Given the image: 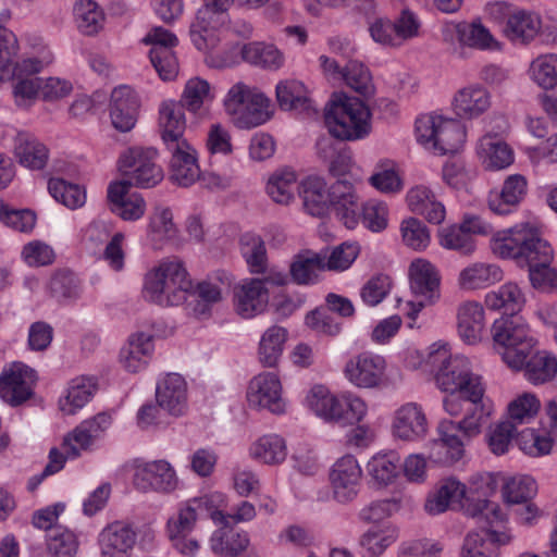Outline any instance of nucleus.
<instances>
[{
  "label": "nucleus",
  "mask_w": 557,
  "mask_h": 557,
  "mask_svg": "<svg viewBox=\"0 0 557 557\" xmlns=\"http://www.w3.org/2000/svg\"><path fill=\"white\" fill-rule=\"evenodd\" d=\"M302 406L317 419L332 425H354L363 422L369 414V404L362 396L351 391L334 393L324 384L310 386Z\"/></svg>",
  "instance_id": "nucleus-1"
},
{
  "label": "nucleus",
  "mask_w": 557,
  "mask_h": 557,
  "mask_svg": "<svg viewBox=\"0 0 557 557\" xmlns=\"http://www.w3.org/2000/svg\"><path fill=\"white\" fill-rule=\"evenodd\" d=\"M323 119L330 135L343 141L362 140L372 133L370 107L362 99L343 91L331 96Z\"/></svg>",
  "instance_id": "nucleus-2"
},
{
  "label": "nucleus",
  "mask_w": 557,
  "mask_h": 557,
  "mask_svg": "<svg viewBox=\"0 0 557 557\" xmlns=\"http://www.w3.org/2000/svg\"><path fill=\"white\" fill-rule=\"evenodd\" d=\"M191 287V280L184 262L176 257H169L146 272L143 296L161 307L180 306L186 301Z\"/></svg>",
  "instance_id": "nucleus-3"
},
{
  "label": "nucleus",
  "mask_w": 557,
  "mask_h": 557,
  "mask_svg": "<svg viewBox=\"0 0 557 557\" xmlns=\"http://www.w3.org/2000/svg\"><path fill=\"white\" fill-rule=\"evenodd\" d=\"M438 389L446 393L443 399L444 411L450 417H458L465 410L463 398H478L486 392L482 375L475 373L471 360L461 354L443 369L435 377Z\"/></svg>",
  "instance_id": "nucleus-4"
},
{
  "label": "nucleus",
  "mask_w": 557,
  "mask_h": 557,
  "mask_svg": "<svg viewBox=\"0 0 557 557\" xmlns=\"http://www.w3.org/2000/svg\"><path fill=\"white\" fill-rule=\"evenodd\" d=\"M230 21L195 13L189 25V38L194 48L203 57L205 63L212 69L233 67L236 41L227 39Z\"/></svg>",
  "instance_id": "nucleus-5"
},
{
  "label": "nucleus",
  "mask_w": 557,
  "mask_h": 557,
  "mask_svg": "<svg viewBox=\"0 0 557 557\" xmlns=\"http://www.w3.org/2000/svg\"><path fill=\"white\" fill-rule=\"evenodd\" d=\"M222 106L232 124L238 129H251L265 124L273 116L269 96L256 85L236 82L225 92Z\"/></svg>",
  "instance_id": "nucleus-6"
},
{
  "label": "nucleus",
  "mask_w": 557,
  "mask_h": 557,
  "mask_svg": "<svg viewBox=\"0 0 557 557\" xmlns=\"http://www.w3.org/2000/svg\"><path fill=\"white\" fill-rule=\"evenodd\" d=\"M491 333L495 352L512 371H520L523 360L539 345V338L530 323L520 317H500L494 320Z\"/></svg>",
  "instance_id": "nucleus-7"
},
{
  "label": "nucleus",
  "mask_w": 557,
  "mask_h": 557,
  "mask_svg": "<svg viewBox=\"0 0 557 557\" xmlns=\"http://www.w3.org/2000/svg\"><path fill=\"white\" fill-rule=\"evenodd\" d=\"M114 421L110 411H101L82 420L63 438L60 448H52L49 461L41 474L42 478L60 471L67 459L77 458L82 451L90 449L97 442L104 438Z\"/></svg>",
  "instance_id": "nucleus-8"
},
{
  "label": "nucleus",
  "mask_w": 557,
  "mask_h": 557,
  "mask_svg": "<svg viewBox=\"0 0 557 557\" xmlns=\"http://www.w3.org/2000/svg\"><path fill=\"white\" fill-rule=\"evenodd\" d=\"M488 248L496 258L519 263H524L536 252L544 258L548 257L547 242L542 237L539 224L533 221L493 231Z\"/></svg>",
  "instance_id": "nucleus-9"
},
{
  "label": "nucleus",
  "mask_w": 557,
  "mask_h": 557,
  "mask_svg": "<svg viewBox=\"0 0 557 557\" xmlns=\"http://www.w3.org/2000/svg\"><path fill=\"white\" fill-rule=\"evenodd\" d=\"M414 138L424 149L444 156L462 149L467 129L460 120L433 111L417 116Z\"/></svg>",
  "instance_id": "nucleus-10"
},
{
  "label": "nucleus",
  "mask_w": 557,
  "mask_h": 557,
  "mask_svg": "<svg viewBox=\"0 0 557 557\" xmlns=\"http://www.w3.org/2000/svg\"><path fill=\"white\" fill-rule=\"evenodd\" d=\"M180 479L174 466L166 459L146 460L135 458L120 468L111 476V481L100 487L125 485L134 487H175Z\"/></svg>",
  "instance_id": "nucleus-11"
},
{
  "label": "nucleus",
  "mask_w": 557,
  "mask_h": 557,
  "mask_svg": "<svg viewBox=\"0 0 557 557\" xmlns=\"http://www.w3.org/2000/svg\"><path fill=\"white\" fill-rule=\"evenodd\" d=\"M409 287L422 301H398V308L414 320L424 306L436 304L441 297L442 275L440 269L426 258L417 257L408 265Z\"/></svg>",
  "instance_id": "nucleus-12"
},
{
  "label": "nucleus",
  "mask_w": 557,
  "mask_h": 557,
  "mask_svg": "<svg viewBox=\"0 0 557 557\" xmlns=\"http://www.w3.org/2000/svg\"><path fill=\"white\" fill-rule=\"evenodd\" d=\"M342 373L346 382L357 389L376 391L393 384L387 359L373 351L350 356L345 361Z\"/></svg>",
  "instance_id": "nucleus-13"
},
{
  "label": "nucleus",
  "mask_w": 557,
  "mask_h": 557,
  "mask_svg": "<svg viewBox=\"0 0 557 557\" xmlns=\"http://www.w3.org/2000/svg\"><path fill=\"white\" fill-rule=\"evenodd\" d=\"M157 159L158 152L153 148L129 147L120 154L117 170L129 183V187L151 188L164 177Z\"/></svg>",
  "instance_id": "nucleus-14"
},
{
  "label": "nucleus",
  "mask_w": 557,
  "mask_h": 557,
  "mask_svg": "<svg viewBox=\"0 0 557 557\" xmlns=\"http://www.w3.org/2000/svg\"><path fill=\"white\" fill-rule=\"evenodd\" d=\"M246 401L252 410L267 411L275 416L285 414L288 409L281 377L269 371L261 372L249 381Z\"/></svg>",
  "instance_id": "nucleus-15"
},
{
  "label": "nucleus",
  "mask_w": 557,
  "mask_h": 557,
  "mask_svg": "<svg viewBox=\"0 0 557 557\" xmlns=\"http://www.w3.org/2000/svg\"><path fill=\"white\" fill-rule=\"evenodd\" d=\"M442 37L449 45L480 51L499 52L504 44L483 23L481 17L471 22H447L442 26Z\"/></svg>",
  "instance_id": "nucleus-16"
},
{
  "label": "nucleus",
  "mask_w": 557,
  "mask_h": 557,
  "mask_svg": "<svg viewBox=\"0 0 557 557\" xmlns=\"http://www.w3.org/2000/svg\"><path fill=\"white\" fill-rule=\"evenodd\" d=\"M505 522H487L485 527L469 531L460 547V557H499L500 548L511 545L515 534Z\"/></svg>",
  "instance_id": "nucleus-17"
},
{
  "label": "nucleus",
  "mask_w": 557,
  "mask_h": 557,
  "mask_svg": "<svg viewBox=\"0 0 557 557\" xmlns=\"http://www.w3.org/2000/svg\"><path fill=\"white\" fill-rule=\"evenodd\" d=\"M202 500L194 499L186 505L180 507L176 513L171 516L166 523V535L172 547L181 555L186 557H195L199 549L200 543L190 536L196 521L199 516V509Z\"/></svg>",
  "instance_id": "nucleus-18"
},
{
  "label": "nucleus",
  "mask_w": 557,
  "mask_h": 557,
  "mask_svg": "<svg viewBox=\"0 0 557 557\" xmlns=\"http://www.w3.org/2000/svg\"><path fill=\"white\" fill-rule=\"evenodd\" d=\"M430 423L423 407L408 401L397 407L391 418V435L396 442L420 443L429 435Z\"/></svg>",
  "instance_id": "nucleus-19"
},
{
  "label": "nucleus",
  "mask_w": 557,
  "mask_h": 557,
  "mask_svg": "<svg viewBox=\"0 0 557 557\" xmlns=\"http://www.w3.org/2000/svg\"><path fill=\"white\" fill-rule=\"evenodd\" d=\"M99 388L96 375L81 374L70 379L57 397L55 410L62 418L78 416L94 399Z\"/></svg>",
  "instance_id": "nucleus-20"
},
{
  "label": "nucleus",
  "mask_w": 557,
  "mask_h": 557,
  "mask_svg": "<svg viewBox=\"0 0 557 557\" xmlns=\"http://www.w3.org/2000/svg\"><path fill=\"white\" fill-rule=\"evenodd\" d=\"M454 420L442 419L436 425V437L429 442V458L433 463L453 466L460 461L466 454L469 440L459 435Z\"/></svg>",
  "instance_id": "nucleus-21"
},
{
  "label": "nucleus",
  "mask_w": 557,
  "mask_h": 557,
  "mask_svg": "<svg viewBox=\"0 0 557 557\" xmlns=\"http://www.w3.org/2000/svg\"><path fill=\"white\" fill-rule=\"evenodd\" d=\"M456 333L468 346H478L486 337L487 317L484 301L473 298L461 300L455 312Z\"/></svg>",
  "instance_id": "nucleus-22"
},
{
  "label": "nucleus",
  "mask_w": 557,
  "mask_h": 557,
  "mask_svg": "<svg viewBox=\"0 0 557 557\" xmlns=\"http://www.w3.org/2000/svg\"><path fill=\"white\" fill-rule=\"evenodd\" d=\"M474 157L478 164L486 172H502L516 161L511 145L494 133H484L475 140Z\"/></svg>",
  "instance_id": "nucleus-23"
},
{
  "label": "nucleus",
  "mask_w": 557,
  "mask_h": 557,
  "mask_svg": "<svg viewBox=\"0 0 557 557\" xmlns=\"http://www.w3.org/2000/svg\"><path fill=\"white\" fill-rule=\"evenodd\" d=\"M492 106V92L478 82L468 83L458 88L450 100L453 113L463 121L480 119L491 110Z\"/></svg>",
  "instance_id": "nucleus-24"
},
{
  "label": "nucleus",
  "mask_w": 557,
  "mask_h": 557,
  "mask_svg": "<svg viewBox=\"0 0 557 557\" xmlns=\"http://www.w3.org/2000/svg\"><path fill=\"white\" fill-rule=\"evenodd\" d=\"M141 98L129 85L113 88L109 101V117L114 129L121 133L131 132L138 121Z\"/></svg>",
  "instance_id": "nucleus-25"
},
{
  "label": "nucleus",
  "mask_w": 557,
  "mask_h": 557,
  "mask_svg": "<svg viewBox=\"0 0 557 557\" xmlns=\"http://www.w3.org/2000/svg\"><path fill=\"white\" fill-rule=\"evenodd\" d=\"M208 510L213 522L221 524L209 539L211 552L222 557H237L244 554L250 546L248 532L228 527L225 513L221 509L208 507Z\"/></svg>",
  "instance_id": "nucleus-26"
},
{
  "label": "nucleus",
  "mask_w": 557,
  "mask_h": 557,
  "mask_svg": "<svg viewBox=\"0 0 557 557\" xmlns=\"http://www.w3.org/2000/svg\"><path fill=\"white\" fill-rule=\"evenodd\" d=\"M504 278L503 268L492 261L474 260L461 267L455 276L456 287L463 293L485 290Z\"/></svg>",
  "instance_id": "nucleus-27"
},
{
  "label": "nucleus",
  "mask_w": 557,
  "mask_h": 557,
  "mask_svg": "<svg viewBox=\"0 0 557 557\" xmlns=\"http://www.w3.org/2000/svg\"><path fill=\"white\" fill-rule=\"evenodd\" d=\"M528 178L520 173L507 175L499 189L487 196V208L496 215L508 216L515 213L528 195Z\"/></svg>",
  "instance_id": "nucleus-28"
},
{
  "label": "nucleus",
  "mask_w": 557,
  "mask_h": 557,
  "mask_svg": "<svg viewBox=\"0 0 557 557\" xmlns=\"http://www.w3.org/2000/svg\"><path fill=\"white\" fill-rule=\"evenodd\" d=\"M233 52L236 55L234 66L244 62L264 71L277 72L284 67L286 62L284 51L268 41L256 40L245 44L236 41Z\"/></svg>",
  "instance_id": "nucleus-29"
},
{
  "label": "nucleus",
  "mask_w": 557,
  "mask_h": 557,
  "mask_svg": "<svg viewBox=\"0 0 557 557\" xmlns=\"http://www.w3.org/2000/svg\"><path fill=\"white\" fill-rule=\"evenodd\" d=\"M153 355V335L145 331H136L121 346L117 363L123 371L137 374L148 368Z\"/></svg>",
  "instance_id": "nucleus-30"
},
{
  "label": "nucleus",
  "mask_w": 557,
  "mask_h": 557,
  "mask_svg": "<svg viewBox=\"0 0 557 557\" xmlns=\"http://www.w3.org/2000/svg\"><path fill=\"white\" fill-rule=\"evenodd\" d=\"M34 370L21 361L7 363L0 373V398L15 407L32 397Z\"/></svg>",
  "instance_id": "nucleus-31"
},
{
  "label": "nucleus",
  "mask_w": 557,
  "mask_h": 557,
  "mask_svg": "<svg viewBox=\"0 0 557 557\" xmlns=\"http://www.w3.org/2000/svg\"><path fill=\"white\" fill-rule=\"evenodd\" d=\"M457 510L469 517H480L487 522H506L507 516L493 499V490H454Z\"/></svg>",
  "instance_id": "nucleus-32"
},
{
  "label": "nucleus",
  "mask_w": 557,
  "mask_h": 557,
  "mask_svg": "<svg viewBox=\"0 0 557 557\" xmlns=\"http://www.w3.org/2000/svg\"><path fill=\"white\" fill-rule=\"evenodd\" d=\"M269 302L270 290L260 278H246L234 289V310L244 319H252L263 313Z\"/></svg>",
  "instance_id": "nucleus-33"
},
{
  "label": "nucleus",
  "mask_w": 557,
  "mask_h": 557,
  "mask_svg": "<svg viewBox=\"0 0 557 557\" xmlns=\"http://www.w3.org/2000/svg\"><path fill=\"white\" fill-rule=\"evenodd\" d=\"M171 154L170 178L181 187H189L200 177V165L196 149L186 141L166 146Z\"/></svg>",
  "instance_id": "nucleus-34"
},
{
  "label": "nucleus",
  "mask_w": 557,
  "mask_h": 557,
  "mask_svg": "<svg viewBox=\"0 0 557 557\" xmlns=\"http://www.w3.org/2000/svg\"><path fill=\"white\" fill-rule=\"evenodd\" d=\"M13 79V96L18 107L28 108L35 100V60L25 59L16 62H0V83Z\"/></svg>",
  "instance_id": "nucleus-35"
},
{
  "label": "nucleus",
  "mask_w": 557,
  "mask_h": 557,
  "mask_svg": "<svg viewBox=\"0 0 557 557\" xmlns=\"http://www.w3.org/2000/svg\"><path fill=\"white\" fill-rule=\"evenodd\" d=\"M108 200L111 211L126 222L140 220L147 210V203L141 194L131 191L126 181H114L108 186Z\"/></svg>",
  "instance_id": "nucleus-36"
},
{
  "label": "nucleus",
  "mask_w": 557,
  "mask_h": 557,
  "mask_svg": "<svg viewBox=\"0 0 557 557\" xmlns=\"http://www.w3.org/2000/svg\"><path fill=\"white\" fill-rule=\"evenodd\" d=\"M156 399L160 408L174 417L184 416L188 409L187 383L178 373H168L158 380Z\"/></svg>",
  "instance_id": "nucleus-37"
},
{
  "label": "nucleus",
  "mask_w": 557,
  "mask_h": 557,
  "mask_svg": "<svg viewBox=\"0 0 557 557\" xmlns=\"http://www.w3.org/2000/svg\"><path fill=\"white\" fill-rule=\"evenodd\" d=\"M543 21L540 14L517 8L507 23L500 27L502 35L512 45L527 46L542 33Z\"/></svg>",
  "instance_id": "nucleus-38"
},
{
  "label": "nucleus",
  "mask_w": 557,
  "mask_h": 557,
  "mask_svg": "<svg viewBox=\"0 0 557 557\" xmlns=\"http://www.w3.org/2000/svg\"><path fill=\"white\" fill-rule=\"evenodd\" d=\"M465 413L459 421H454L456 429L466 440H472L481 434L486 422L495 413L494 401L482 393L478 398H463Z\"/></svg>",
  "instance_id": "nucleus-39"
},
{
  "label": "nucleus",
  "mask_w": 557,
  "mask_h": 557,
  "mask_svg": "<svg viewBox=\"0 0 557 557\" xmlns=\"http://www.w3.org/2000/svg\"><path fill=\"white\" fill-rule=\"evenodd\" d=\"M332 209L349 230L360 222V196L356 183L346 178L337 180L331 186Z\"/></svg>",
  "instance_id": "nucleus-40"
},
{
  "label": "nucleus",
  "mask_w": 557,
  "mask_h": 557,
  "mask_svg": "<svg viewBox=\"0 0 557 557\" xmlns=\"http://www.w3.org/2000/svg\"><path fill=\"white\" fill-rule=\"evenodd\" d=\"M299 198L304 211L315 218H324L332 210L331 187L323 177L308 175L299 182Z\"/></svg>",
  "instance_id": "nucleus-41"
},
{
  "label": "nucleus",
  "mask_w": 557,
  "mask_h": 557,
  "mask_svg": "<svg viewBox=\"0 0 557 557\" xmlns=\"http://www.w3.org/2000/svg\"><path fill=\"white\" fill-rule=\"evenodd\" d=\"M232 284V276L226 272L216 273L199 282L193 290L196 297V304L193 307V313L198 318H207L211 314L212 307L220 304L224 294Z\"/></svg>",
  "instance_id": "nucleus-42"
},
{
  "label": "nucleus",
  "mask_w": 557,
  "mask_h": 557,
  "mask_svg": "<svg viewBox=\"0 0 557 557\" xmlns=\"http://www.w3.org/2000/svg\"><path fill=\"white\" fill-rule=\"evenodd\" d=\"M158 131L166 146L186 141V115L183 106L174 99L162 100L158 108Z\"/></svg>",
  "instance_id": "nucleus-43"
},
{
  "label": "nucleus",
  "mask_w": 557,
  "mask_h": 557,
  "mask_svg": "<svg viewBox=\"0 0 557 557\" xmlns=\"http://www.w3.org/2000/svg\"><path fill=\"white\" fill-rule=\"evenodd\" d=\"M483 300L487 310L512 317L523 310L527 295L520 284L508 281L485 293Z\"/></svg>",
  "instance_id": "nucleus-44"
},
{
  "label": "nucleus",
  "mask_w": 557,
  "mask_h": 557,
  "mask_svg": "<svg viewBox=\"0 0 557 557\" xmlns=\"http://www.w3.org/2000/svg\"><path fill=\"white\" fill-rule=\"evenodd\" d=\"M135 543V531L120 521L108 524L98 535L100 557H129Z\"/></svg>",
  "instance_id": "nucleus-45"
},
{
  "label": "nucleus",
  "mask_w": 557,
  "mask_h": 557,
  "mask_svg": "<svg viewBox=\"0 0 557 557\" xmlns=\"http://www.w3.org/2000/svg\"><path fill=\"white\" fill-rule=\"evenodd\" d=\"M406 205L410 212L424 218L430 224L440 225L446 219V208L426 185L412 186L406 194Z\"/></svg>",
  "instance_id": "nucleus-46"
},
{
  "label": "nucleus",
  "mask_w": 557,
  "mask_h": 557,
  "mask_svg": "<svg viewBox=\"0 0 557 557\" xmlns=\"http://www.w3.org/2000/svg\"><path fill=\"white\" fill-rule=\"evenodd\" d=\"M289 332L282 325H271L260 334L256 357L261 367L268 369L277 368L284 356Z\"/></svg>",
  "instance_id": "nucleus-47"
},
{
  "label": "nucleus",
  "mask_w": 557,
  "mask_h": 557,
  "mask_svg": "<svg viewBox=\"0 0 557 557\" xmlns=\"http://www.w3.org/2000/svg\"><path fill=\"white\" fill-rule=\"evenodd\" d=\"M288 455L285 438L276 433H265L253 438L248 446V456L251 460L265 465H282Z\"/></svg>",
  "instance_id": "nucleus-48"
},
{
  "label": "nucleus",
  "mask_w": 557,
  "mask_h": 557,
  "mask_svg": "<svg viewBox=\"0 0 557 557\" xmlns=\"http://www.w3.org/2000/svg\"><path fill=\"white\" fill-rule=\"evenodd\" d=\"M399 527L391 521L369 527L359 539V546L367 557H381L399 539Z\"/></svg>",
  "instance_id": "nucleus-49"
},
{
  "label": "nucleus",
  "mask_w": 557,
  "mask_h": 557,
  "mask_svg": "<svg viewBox=\"0 0 557 557\" xmlns=\"http://www.w3.org/2000/svg\"><path fill=\"white\" fill-rule=\"evenodd\" d=\"M216 98L215 89L201 77L189 78L183 89L178 101L193 115L202 116L210 112Z\"/></svg>",
  "instance_id": "nucleus-50"
},
{
  "label": "nucleus",
  "mask_w": 557,
  "mask_h": 557,
  "mask_svg": "<svg viewBox=\"0 0 557 557\" xmlns=\"http://www.w3.org/2000/svg\"><path fill=\"white\" fill-rule=\"evenodd\" d=\"M368 183L376 191L384 195H397L405 187L400 165L391 158H381L376 161Z\"/></svg>",
  "instance_id": "nucleus-51"
},
{
  "label": "nucleus",
  "mask_w": 557,
  "mask_h": 557,
  "mask_svg": "<svg viewBox=\"0 0 557 557\" xmlns=\"http://www.w3.org/2000/svg\"><path fill=\"white\" fill-rule=\"evenodd\" d=\"M173 212L170 208L157 206L151 211L146 225V242L156 249L174 239L177 235Z\"/></svg>",
  "instance_id": "nucleus-52"
},
{
  "label": "nucleus",
  "mask_w": 557,
  "mask_h": 557,
  "mask_svg": "<svg viewBox=\"0 0 557 557\" xmlns=\"http://www.w3.org/2000/svg\"><path fill=\"white\" fill-rule=\"evenodd\" d=\"M557 441V431L552 425L525 428L517 433V444L528 456L542 457L552 454Z\"/></svg>",
  "instance_id": "nucleus-53"
},
{
  "label": "nucleus",
  "mask_w": 557,
  "mask_h": 557,
  "mask_svg": "<svg viewBox=\"0 0 557 557\" xmlns=\"http://www.w3.org/2000/svg\"><path fill=\"white\" fill-rule=\"evenodd\" d=\"M325 267L322 253L304 249L296 253L289 264V275L298 285H314L321 280Z\"/></svg>",
  "instance_id": "nucleus-54"
},
{
  "label": "nucleus",
  "mask_w": 557,
  "mask_h": 557,
  "mask_svg": "<svg viewBox=\"0 0 557 557\" xmlns=\"http://www.w3.org/2000/svg\"><path fill=\"white\" fill-rule=\"evenodd\" d=\"M548 257L534 253L524 263L529 268V281L531 286L543 294H557V269L552 265L553 249L547 243Z\"/></svg>",
  "instance_id": "nucleus-55"
},
{
  "label": "nucleus",
  "mask_w": 557,
  "mask_h": 557,
  "mask_svg": "<svg viewBox=\"0 0 557 557\" xmlns=\"http://www.w3.org/2000/svg\"><path fill=\"white\" fill-rule=\"evenodd\" d=\"M524 379L534 386L544 385L557 377V356L547 349L536 350L523 360Z\"/></svg>",
  "instance_id": "nucleus-56"
},
{
  "label": "nucleus",
  "mask_w": 557,
  "mask_h": 557,
  "mask_svg": "<svg viewBox=\"0 0 557 557\" xmlns=\"http://www.w3.org/2000/svg\"><path fill=\"white\" fill-rule=\"evenodd\" d=\"M276 101L284 111L309 112L313 102L307 86L298 79H283L275 87Z\"/></svg>",
  "instance_id": "nucleus-57"
},
{
  "label": "nucleus",
  "mask_w": 557,
  "mask_h": 557,
  "mask_svg": "<svg viewBox=\"0 0 557 557\" xmlns=\"http://www.w3.org/2000/svg\"><path fill=\"white\" fill-rule=\"evenodd\" d=\"M299 191L297 174L290 169H280L273 172L265 184V193L272 201L281 206L290 205Z\"/></svg>",
  "instance_id": "nucleus-58"
},
{
  "label": "nucleus",
  "mask_w": 557,
  "mask_h": 557,
  "mask_svg": "<svg viewBox=\"0 0 557 557\" xmlns=\"http://www.w3.org/2000/svg\"><path fill=\"white\" fill-rule=\"evenodd\" d=\"M541 409L542 403L536 393H519L506 406V421L511 422L516 428L530 424L539 417Z\"/></svg>",
  "instance_id": "nucleus-59"
},
{
  "label": "nucleus",
  "mask_w": 557,
  "mask_h": 557,
  "mask_svg": "<svg viewBox=\"0 0 557 557\" xmlns=\"http://www.w3.org/2000/svg\"><path fill=\"white\" fill-rule=\"evenodd\" d=\"M530 82L544 91L557 87V53L544 52L534 57L527 69Z\"/></svg>",
  "instance_id": "nucleus-60"
},
{
  "label": "nucleus",
  "mask_w": 557,
  "mask_h": 557,
  "mask_svg": "<svg viewBox=\"0 0 557 557\" xmlns=\"http://www.w3.org/2000/svg\"><path fill=\"white\" fill-rule=\"evenodd\" d=\"M78 30L87 36L97 35L104 25V13L94 0H77L73 8Z\"/></svg>",
  "instance_id": "nucleus-61"
},
{
  "label": "nucleus",
  "mask_w": 557,
  "mask_h": 557,
  "mask_svg": "<svg viewBox=\"0 0 557 557\" xmlns=\"http://www.w3.org/2000/svg\"><path fill=\"white\" fill-rule=\"evenodd\" d=\"M239 248L248 269L253 274L264 273L268 264L267 248L263 238L253 232L239 237Z\"/></svg>",
  "instance_id": "nucleus-62"
},
{
  "label": "nucleus",
  "mask_w": 557,
  "mask_h": 557,
  "mask_svg": "<svg viewBox=\"0 0 557 557\" xmlns=\"http://www.w3.org/2000/svg\"><path fill=\"white\" fill-rule=\"evenodd\" d=\"M361 252L358 242L347 240L321 251L325 271L342 273L349 270Z\"/></svg>",
  "instance_id": "nucleus-63"
},
{
  "label": "nucleus",
  "mask_w": 557,
  "mask_h": 557,
  "mask_svg": "<svg viewBox=\"0 0 557 557\" xmlns=\"http://www.w3.org/2000/svg\"><path fill=\"white\" fill-rule=\"evenodd\" d=\"M399 235L403 245L416 252L425 251L432 242L429 226L416 216H406L400 221Z\"/></svg>",
  "instance_id": "nucleus-64"
}]
</instances>
